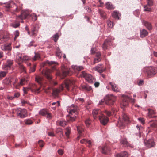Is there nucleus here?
I'll use <instances>...</instances> for the list:
<instances>
[{
    "label": "nucleus",
    "instance_id": "1",
    "mask_svg": "<svg viewBox=\"0 0 157 157\" xmlns=\"http://www.w3.org/2000/svg\"><path fill=\"white\" fill-rule=\"evenodd\" d=\"M74 81L70 80H65L59 86V89L54 88L52 90V95L56 97L58 96L59 93L62 91L63 90L64 88L68 90H69V87L74 83Z\"/></svg>",
    "mask_w": 157,
    "mask_h": 157
},
{
    "label": "nucleus",
    "instance_id": "2",
    "mask_svg": "<svg viewBox=\"0 0 157 157\" xmlns=\"http://www.w3.org/2000/svg\"><path fill=\"white\" fill-rule=\"evenodd\" d=\"M4 6L6 11L12 13L18 12L21 9V8H18L17 5L12 1L6 3Z\"/></svg>",
    "mask_w": 157,
    "mask_h": 157
},
{
    "label": "nucleus",
    "instance_id": "3",
    "mask_svg": "<svg viewBox=\"0 0 157 157\" xmlns=\"http://www.w3.org/2000/svg\"><path fill=\"white\" fill-rule=\"evenodd\" d=\"M122 120L120 119L117 124V126L121 129L124 128L125 125L129 121V117L125 113H123L122 114Z\"/></svg>",
    "mask_w": 157,
    "mask_h": 157
},
{
    "label": "nucleus",
    "instance_id": "4",
    "mask_svg": "<svg viewBox=\"0 0 157 157\" xmlns=\"http://www.w3.org/2000/svg\"><path fill=\"white\" fill-rule=\"evenodd\" d=\"M122 101L121 103V107L124 109L128 105L129 102L134 103L135 100L132 98H130L128 96L125 95H122Z\"/></svg>",
    "mask_w": 157,
    "mask_h": 157
},
{
    "label": "nucleus",
    "instance_id": "5",
    "mask_svg": "<svg viewBox=\"0 0 157 157\" xmlns=\"http://www.w3.org/2000/svg\"><path fill=\"white\" fill-rule=\"evenodd\" d=\"M16 61L18 64L19 68L22 71L25 72V67L21 64L23 62L22 55L21 54H17L16 56Z\"/></svg>",
    "mask_w": 157,
    "mask_h": 157
},
{
    "label": "nucleus",
    "instance_id": "6",
    "mask_svg": "<svg viewBox=\"0 0 157 157\" xmlns=\"http://www.w3.org/2000/svg\"><path fill=\"white\" fill-rule=\"evenodd\" d=\"M116 100V98L113 95H108L105 98V103L108 105H113L114 104Z\"/></svg>",
    "mask_w": 157,
    "mask_h": 157
},
{
    "label": "nucleus",
    "instance_id": "7",
    "mask_svg": "<svg viewBox=\"0 0 157 157\" xmlns=\"http://www.w3.org/2000/svg\"><path fill=\"white\" fill-rule=\"evenodd\" d=\"M42 75L45 76L49 80L51 84L56 85H57L56 82H55L54 80H52V77L50 74V70H44L42 71Z\"/></svg>",
    "mask_w": 157,
    "mask_h": 157
},
{
    "label": "nucleus",
    "instance_id": "8",
    "mask_svg": "<svg viewBox=\"0 0 157 157\" xmlns=\"http://www.w3.org/2000/svg\"><path fill=\"white\" fill-rule=\"evenodd\" d=\"M17 115L21 118H24L27 116V112L26 109H24L17 108L16 109Z\"/></svg>",
    "mask_w": 157,
    "mask_h": 157
},
{
    "label": "nucleus",
    "instance_id": "9",
    "mask_svg": "<svg viewBox=\"0 0 157 157\" xmlns=\"http://www.w3.org/2000/svg\"><path fill=\"white\" fill-rule=\"evenodd\" d=\"M9 39V34L5 32L0 33V44L4 43Z\"/></svg>",
    "mask_w": 157,
    "mask_h": 157
},
{
    "label": "nucleus",
    "instance_id": "10",
    "mask_svg": "<svg viewBox=\"0 0 157 157\" xmlns=\"http://www.w3.org/2000/svg\"><path fill=\"white\" fill-rule=\"evenodd\" d=\"M81 75L89 83H92L94 81V78L91 75L86 73L84 71L82 72Z\"/></svg>",
    "mask_w": 157,
    "mask_h": 157
},
{
    "label": "nucleus",
    "instance_id": "11",
    "mask_svg": "<svg viewBox=\"0 0 157 157\" xmlns=\"http://www.w3.org/2000/svg\"><path fill=\"white\" fill-rule=\"evenodd\" d=\"M29 87L32 92L35 94H38L40 92V86H38L35 84H31L29 85Z\"/></svg>",
    "mask_w": 157,
    "mask_h": 157
},
{
    "label": "nucleus",
    "instance_id": "12",
    "mask_svg": "<svg viewBox=\"0 0 157 157\" xmlns=\"http://www.w3.org/2000/svg\"><path fill=\"white\" fill-rule=\"evenodd\" d=\"M39 114L42 116L45 117L49 120L51 119L52 117L51 113L46 109H43L41 110L39 112Z\"/></svg>",
    "mask_w": 157,
    "mask_h": 157
},
{
    "label": "nucleus",
    "instance_id": "13",
    "mask_svg": "<svg viewBox=\"0 0 157 157\" xmlns=\"http://www.w3.org/2000/svg\"><path fill=\"white\" fill-rule=\"evenodd\" d=\"M156 68L153 67H150L147 70V73L148 78L154 76L156 74Z\"/></svg>",
    "mask_w": 157,
    "mask_h": 157
},
{
    "label": "nucleus",
    "instance_id": "14",
    "mask_svg": "<svg viewBox=\"0 0 157 157\" xmlns=\"http://www.w3.org/2000/svg\"><path fill=\"white\" fill-rule=\"evenodd\" d=\"M78 107L74 105H72L69 108H68L67 110L70 114L73 115V114H75V115H77L78 113L77 110ZM74 117H76V115H74Z\"/></svg>",
    "mask_w": 157,
    "mask_h": 157
},
{
    "label": "nucleus",
    "instance_id": "15",
    "mask_svg": "<svg viewBox=\"0 0 157 157\" xmlns=\"http://www.w3.org/2000/svg\"><path fill=\"white\" fill-rule=\"evenodd\" d=\"M29 15V14L28 11L22 10L21 11V14L17 17V20H23V19L26 18Z\"/></svg>",
    "mask_w": 157,
    "mask_h": 157
},
{
    "label": "nucleus",
    "instance_id": "16",
    "mask_svg": "<svg viewBox=\"0 0 157 157\" xmlns=\"http://www.w3.org/2000/svg\"><path fill=\"white\" fill-rule=\"evenodd\" d=\"M13 63V60H7L6 63L2 66V68L4 70L8 71L10 69Z\"/></svg>",
    "mask_w": 157,
    "mask_h": 157
},
{
    "label": "nucleus",
    "instance_id": "17",
    "mask_svg": "<svg viewBox=\"0 0 157 157\" xmlns=\"http://www.w3.org/2000/svg\"><path fill=\"white\" fill-rule=\"evenodd\" d=\"M103 113L99 109H94L92 112V115L94 119H96L97 118H99L102 116Z\"/></svg>",
    "mask_w": 157,
    "mask_h": 157
},
{
    "label": "nucleus",
    "instance_id": "18",
    "mask_svg": "<svg viewBox=\"0 0 157 157\" xmlns=\"http://www.w3.org/2000/svg\"><path fill=\"white\" fill-rule=\"evenodd\" d=\"M101 115L98 119L101 124L104 125H105L109 121L108 118L103 114Z\"/></svg>",
    "mask_w": 157,
    "mask_h": 157
},
{
    "label": "nucleus",
    "instance_id": "19",
    "mask_svg": "<svg viewBox=\"0 0 157 157\" xmlns=\"http://www.w3.org/2000/svg\"><path fill=\"white\" fill-rule=\"evenodd\" d=\"M143 129V127L141 126L137 125L135 129V133L136 136L139 137H141V133Z\"/></svg>",
    "mask_w": 157,
    "mask_h": 157
},
{
    "label": "nucleus",
    "instance_id": "20",
    "mask_svg": "<svg viewBox=\"0 0 157 157\" xmlns=\"http://www.w3.org/2000/svg\"><path fill=\"white\" fill-rule=\"evenodd\" d=\"M38 27L37 25H34L31 28L32 35L34 36H36L37 35L38 31Z\"/></svg>",
    "mask_w": 157,
    "mask_h": 157
},
{
    "label": "nucleus",
    "instance_id": "21",
    "mask_svg": "<svg viewBox=\"0 0 157 157\" xmlns=\"http://www.w3.org/2000/svg\"><path fill=\"white\" fill-rule=\"evenodd\" d=\"M62 75L63 77H66L67 75H70L69 69L66 68L65 66H63L62 67Z\"/></svg>",
    "mask_w": 157,
    "mask_h": 157
},
{
    "label": "nucleus",
    "instance_id": "22",
    "mask_svg": "<svg viewBox=\"0 0 157 157\" xmlns=\"http://www.w3.org/2000/svg\"><path fill=\"white\" fill-rule=\"evenodd\" d=\"M145 145L149 148H151L154 147L155 144L154 140L152 139H150L148 140L146 142H145Z\"/></svg>",
    "mask_w": 157,
    "mask_h": 157
},
{
    "label": "nucleus",
    "instance_id": "23",
    "mask_svg": "<svg viewBox=\"0 0 157 157\" xmlns=\"http://www.w3.org/2000/svg\"><path fill=\"white\" fill-rule=\"evenodd\" d=\"M94 69L99 72L101 73L105 70V68L102 64H99Z\"/></svg>",
    "mask_w": 157,
    "mask_h": 157
},
{
    "label": "nucleus",
    "instance_id": "24",
    "mask_svg": "<svg viewBox=\"0 0 157 157\" xmlns=\"http://www.w3.org/2000/svg\"><path fill=\"white\" fill-rule=\"evenodd\" d=\"M111 44V42L109 39H106L105 40L102 45V48L104 50H106L108 49L109 45Z\"/></svg>",
    "mask_w": 157,
    "mask_h": 157
},
{
    "label": "nucleus",
    "instance_id": "25",
    "mask_svg": "<svg viewBox=\"0 0 157 157\" xmlns=\"http://www.w3.org/2000/svg\"><path fill=\"white\" fill-rule=\"evenodd\" d=\"M77 128L79 134V136H78L77 138L78 140H79L80 136H83L84 135L82 133L84 131L83 127L82 126H77Z\"/></svg>",
    "mask_w": 157,
    "mask_h": 157
},
{
    "label": "nucleus",
    "instance_id": "26",
    "mask_svg": "<svg viewBox=\"0 0 157 157\" xmlns=\"http://www.w3.org/2000/svg\"><path fill=\"white\" fill-rule=\"evenodd\" d=\"M149 124L151 129H154L156 132L157 131V121H151Z\"/></svg>",
    "mask_w": 157,
    "mask_h": 157
},
{
    "label": "nucleus",
    "instance_id": "27",
    "mask_svg": "<svg viewBox=\"0 0 157 157\" xmlns=\"http://www.w3.org/2000/svg\"><path fill=\"white\" fill-rule=\"evenodd\" d=\"M28 81V77L27 76H24L21 78L19 82V88L21 86L24 85Z\"/></svg>",
    "mask_w": 157,
    "mask_h": 157
},
{
    "label": "nucleus",
    "instance_id": "28",
    "mask_svg": "<svg viewBox=\"0 0 157 157\" xmlns=\"http://www.w3.org/2000/svg\"><path fill=\"white\" fill-rule=\"evenodd\" d=\"M109 84L111 86L112 90L115 92H119L120 90L116 85L112 82H109Z\"/></svg>",
    "mask_w": 157,
    "mask_h": 157
},
{
    "label": "nucleus",
    "instance_id": "29",
    "mask_svg": "<svg viewBox=\"0 0 157 157\" xmlns=\"http://www.w3.org/2000/svg\"><path fill=\"white\" fill-rule=\"evenodd\" d=\"M80 142L82 144H84L90 147L91 146V142L89 140L83 139L80 140Z\"/></svg>",
    "mask_w": 157,
    "mask_h": 157
},
{
    "label": "nucleus",
    "instance_id": "30",
    "mask_svg": "<svg viewBox=\"0 0 157 157\" xmlns=\"http://www.w3.org/2000/svg\"><path fill=\"white\" fill-rule=\"evenodd\" d=\"M128 154L127 152L124 151L116 154V157H128Z\"/></svg>",
    "mask_w": 157,
    "mask_h": 157
},
{
    "label": "nucleus",
    "instance_id": "31",
    "mask_svg": "<svg viewBox=\"0 0 157 157\" xmlns=\"http://www.w3.org/2000/svg\"><path fill=\"white\" fill-rule=\"evenodd\" d=\"M148 116L149 118L155 117V116L154 115L155 114V111L151 109H148Z\"/></svg>",
    "mask_w": 157,
    "mask_h": 157
},
{
    "label": "nucleus",
    "instance_id": "32",
    "mask_svg": "<svg viewBox=\"0 0 157 157\" xmlns=\"http://www.w3.org/2000/svg\"><path fill=\"white\" fill-rule=\"evenodd\" d=\"M140 34L141 37L143 38L148 35V32L146 30L143 29L142 30H140Z\"/></svg>",
    "mask_w": 157,
    "mask_h": 157
},
{
    "label": "nucleus",
    "instance_id": "33",
    "mask_svg": "<svg viewBox=\"0 0 157 157\" xmlns=\"http://www.w3.org/2000/svg\"><path fill=\"white\" fill-rule=\"evenodd\" d=\"M143 23L144 25L146 27L148 30H150L152 29V26L150 23L145 21H143Z\"/></svg>",
    "mask_w": 157,
    "mask_h": 157
},
{
    "label": "nucleus",
    "instance_id": "34",
    "mask_svg": "<svg viewBox=\"0 0 157 157\" xmlns=\"http://www.w3.org/2000/svg\"><path fill=\"white\" fill-rule=\"evenodd\" d=\"M2 49L3 50H10L11 48L10 45V44H5L4 45L2 46Z\"/></svg>",
    "mask_w": 157,
    "mask_h": 157
},
{
    "label": "nucleus",
    "instance_id": "35",
    "mask_svg": "<svg viewBox=\"0 0 157 157\" xmlns=\"http://www.w3.org/2000/svg\"><path fill=\"white\" fill-rule=\"evenodd\" d=\"M109 151V149L106 146L102 147L101 151L104 154H107Z\"/></svg>",
    "mask_w": 157,
    "mask_h": 157
},
{
    "label": "nucleus",
    "instance_id": "36",
    "mask_svg": "<svg viewBox=\"0 0 157 157\" xmlns=\"http://www.w3.org/2000/svg\"><path fill=\"white\" fill-rule=\"evenodd\" d=\"M43 64V66L44 67L47 64H48L50 66L52 65H54L55 66V65L57 64V63L54 61H47L46 62H44Z\"/></svg>",
    "mask_w": 157,
    "mask_h": 157
},
{
    "label": "nucleus",
    "instance_id": "37",
    "mask_svg": "<svg viewBox=\"0 0 157 157\" xmlns=\"http://www.w3.org/2000/svg\"><path fill=\"white\" fill-rule=\"evenodd\" d=\"M98 12L101 16L103 19L106 18V13L104 11L101 9H99L98 10Z\"/></svg>",
    "mask_w": 157,
    "mask_h": 157
},
{
    "label": "nucleus",
    "instance_id": "38",
    "mask_svg": "<svg viewBox=\"0 0 157 157\" xmlns=\"http://www.w3.org/2000/svg\"><path fill=\"white\" fill-rule=\"evenodd\" d=\"M120 143L124 146L128 147L129 146V144L125 139H121L120 141Z\"/></svg>",
    "mask_w": 157,
    "mask_h": 157
},
{
    "label": "nucleus",
    "instance_id": "39",
    "mask_svg": "<svg viewBox=\"0 0 157 157\" xmlns=\"http://www.w3.org/2000/svg\"><path fill=\"white\" fill-rule=\"evenodd\" d=\"M14 87L17 89L19 88V82H18V79L15 78L14 80V82L13 83Z\"/></svg>",
    "mask_w": 157,
    "mask_h": 157
},
{
    "label": "nucleus",
    "instance_id": "40",
    "mask_svg": "<svg viewBox=\"0 0 157 157\" xmlns=\"http://www.w3.org/2000/svg\"><path fill=\"white\" fill-rule=\"evenodd\" d=\"M106 7L108 9L111 10L114 9L113 6L109 2H107L105 4Z\"/></svg>",
    "mask_w": 157,
    "mask_h": 157
},
{
    "label": "nucleus",
    "instance_id": "41",
    "mask_svg": "<svg viewBox=\"0 0 157 157\" xmlns=\"http://www.w3.org/2000/svg\"><path fill=\"white\" fill-rule=\"evenodd\" d=\"M43 78L40 76H37L35 77V80L39 84L41 85L42 83Z\"/></svg>",
    "mask_w": 157,
    "mask_h": 157
},
{
    "label": "nucleus",
    "instance_id": "42",
    "mask_svg": "<svg viewBox=\"0 0 157 157\" xmlns=\"http://www.w3.org/2000/svg\"><path fill=\"white\" fill-rule=\"evenodd\" d=\"M35 56L32 59L33 61L39 60L40 58V55L39 53H35Z\"/></svg>",
    "mask_w": 157,
    "mask_h": 157
},
{
    "label": "nucleus",
    "instance_id": "43",
    "mask_svg": "<svg viewBox=\"0 0 157 157\" xmlns=\"http://www.w3.org/2000/svg\"><path fill=\"white\" fill-rule=\"evenodd\" d=\"M71 128L70 127H67L66 128L65 134L67 137H68L71 132Z\"/></svg>",
    "mask_w": 157,
    "mask_h": 157
},
{
    "label": "nucleus",
    "instance_id": "44",
    "mask_svg": "<svg viewBox=\"0 0 157 157\" xmlns=\"http://www.w3.org/2000/svg\"><path fill=\"white\" fill-rule=\"evenodd\" d=\"M12 78H6L4 80V82L6 84H9L12 82Z\"/></svg>",
    "mask_w": 157,
    "mask_h": 157
},
{
    "label": "nucleus",
    "instance_id": "45",
    "mask_svg": "<svg viewBox=\"0 0 157 157\" xmlns=\"http://www.w3.org/2000/svg\"><path fill=\"white\" fill-rule=\"evenodd\" d=\"M118 14V13L116 11H114L112 14V16L113 18L118 20L119 19Z\"/></svg>",
    "mask_w": 157,
    "mask_h": 157
},
{
    "label": "nucleus",
    "instance_id": "46",
    "mask_svg": "<svg viewBox=\"0 0 157 157\" xmlns=\"http://www.w3.org/2000/svg\"><path fill=\"white\" fill-rule=\"evenodd\" d=\"M150 7L151 6H149L148 5H144V11H151V9Z\"/></svg>",
    "mask_w": 157,
    "mask_h": 157
},
{
    "label": "nucleus",
    "instance_id": "47",
    "mask_svg": "<svg viewBox=\"0 0 157 157\" xmlns=\"http://www.w3.org/2000/svg\"><path fill=\"white\" fill-rule=\"evenodd\" d=\"M73 68L75 70H77L78 71H80L83 70L84 68L82 66H74Z\"/></svg>",
    "mask_w": 157,
    "mask_h": 157
},
{
    "label": "nucleus",
    "instance_id": "48",
    "mask_svg": "<svg viewBox=\"0 0 157 157\" xmlns=\"http://www.w3.org/2000/svg\"><path fill=\"white\" fill-rule=\"evenodd\" d=\"M7 72V71H1L0 72V78L5 76Z\"/></svg>",
    "mask_w": 157,
    "mask_h": 157
},
{
    "label": "nucleus",
    "instance_id": "49",
    "mask_svg": "<svg viewBox=\"0 0 157 157\" xmlns=\"http://www.w3.org/2000/svg\"><path fill=\"white\" fill-rule=\"evenodd\" d=\"M24 122L25 124L28 125H30L33 123L32 121L30 119L25 120Z\"/></svg>",
    "mask_w": 157,
    "mask_h": 157
},
{
    "label": "nucleus",
    "instance_id": "50",
    "mask_svg": "<svg viewBox=\"0 0 157 157\" xmlns=\"http://www.w3.org/2000/svg\"><path fill=\"white\" fill-rule=\"evenodd\" d=\"M108 26L110 28H112L114 26L113 23L110 20H108L107 21Z\"/></svg>",
    "mask_w": 157,
    "mask_h": 157
},
{
    "label": "nucleus",
    "instance_id": "51",
    "mask_svg": "<svg viewBox=\"0 0 157 157\" xmlns=\"http://www.w3.org/2000/svg\"><path fill=\"white\" fill-rule=\"evenodd\" d=\"M59 124L60 126L64 127L66 125L67 122L65 121L62 120L59 121Z\"/></svg>",
    "mask_w": 157,
    "mask_h": 157
},
{
    "label": "nucleus",
    "instance_id": "52",
    "mask_svg": "<svg viewBox=\"0 0 157 157\" xmlns=\"http://www.w3.org/2000/svg\"><path fill=\"white\" fill-rule=\"evenodd\" d=\"M15 37L14 39V41H15L16 40L17 38L19 36V33L18 30H16L14 32V33Z\"/></svg>",
    "mask_w": 157,
    "mask_h": 157
},
{
    "label": "nucleus",
    "instance_id": "53",
    "mask_svg": "<svg viewBox=\"0 0 157 157\" xmlns=\"http://www.w3.org/2000/svg\"><path fill=\"white\" fill-rule=\"evenodd\" d=\"M147 4L149 6H151L153 5V0H147Z\"/></svg>",
    "mask_w": 157,
    "mask_h": 157
},
{
    "label": "nucleus",
    "instance_id": "54",
    "mask_svg": "<svg viewBox=\"0 0 157 157\" xmlns=\"http://www.w3.org/2000/svg\"><path fill=\"white\" fill-rule=\"evenodd\" d=\"M30 90L29 87H24L23 88V91H24V93L25 94H27L28 93V91H29Z\"/></svg>",
    "mask_w": 157,
    "mask_h": 157
},
{
    "label": "nucleus",
    "instance_id": "55",
    "mask_svg": "<svg viewBox=\"0 0 157 157\" xmlns=\"http://www.w3.org/2000/svg\"><path fill=\"white\" fill-rule=\"evenodd\" d=\"M36 67V65L34 64L33 67L30 68L29 72L31 73L34 72L35 71Z\"/></svg>",
    "mask_w": 157,
    "mask_h": 157
},
{
    "label": "nucleus",
    "instance_id": "56",
    "mask_svg": "<svg viewBox=\"0 0 157 157\" xmlns=\"http://www.w3.org/2000/svg\"><path fill=\"white\" fill-rule=\"evenodd\" d=\"M101 57H96L94 59V63H98L101 60Z\"/></svg>",
    "mask_w": 157,
    "mask_h": 157
},
{
    "label": "nucleus",
    "instance_id": "57",
    "mask_svg": "<svg viewBox=\"0 0 157 157\" xmlns=\"http://www.w3.org/2000/svg\"><path fill=\"white\" fill-rule=\"evenodd\" d=\"M59 36L58 34H56L55 35H54L53 36V40L55 42H56L58 38H59Z\"/></svg>",
    "mask_w": 157,
    "mask_h": 157
},
{
    "label": "nucleus",
    "instance_id": "58",
    "mask_svg": "<svg viewBox=\"0 0 157 157\" xmlns=\"http://www.w3.org/2000/svg\"><path fill=\"white\" fill-rule=\"evenodd\" d=\"M56 132L57 133H62L63 132V130L61 128H58L56 130Z\"/></svg>",
    "mask_w": 157,
    "mask_h": 157
},
{
    "label": "nucleus",
    "instance_id": "59",
    "mask_svg": "<svg viewBox=\"0 0 157 157\" xmlns=\"http://www.w3.org/2000/svg\"><path fill=\"white\" fill-rule=\"evenodd\" d=\"M85 123L86 126H88L90 125L91 123V121L89 119H87L86 120Z\"/></svg>",
    "mask_w": 157,
    "mask_h": 157
},
{
    "label": "nucleus",
    "instance_id": "60",
    "mask_svg": "<svg viewBox=\"0 0 157 157\" xmlns=\"http://www.w3.org/2000/svg\"><path fill=\"white\" fill-rule=\"evenodd\" d=\"M56 55L59 57V58L61 57V53L59 49H57L56 52Z\"/></svg>",
    "mask_w": 157,
    "mask_h": 157
},
{
    "label": "nucleus",
    "instance_id": "61",
    "mask_svg": "<svg viewBox=\"0 0 157 157\" xmlns=\"http://www.w3.org/2000/svg\"><path fill=\"white\" fill-rule=\"evenodd\" d=\"M76 101L78 102H79L81 103H82L84 101V99L82 98H78L76 99Z\"/></svg>",
    "mask_w": 157,
    "mask_h": 157
},
{
    "label": "nucleus",
    "instance_id": "62",
    "mask_svg": "<svg viewBox=\"0 0 157 157\" xmlns=\"http://www.w3.org/2000/svg\"><path fill=\"white\" fill-rule=\"evenodd\" d=\"M38 144L41 147H43L44 146L43 142L42 140H40L39 141Z\"/></svg>",
    "mask_w": 157,
    "mask_h": 157
},
{
    "label": "nucleus",
    "instance_id": "63",
    "mask_svg": "<svg viewBox=\"0 0 157 157\" xmlns=\"http://www.w3.org/2000/svg\"><path fill=\"white\" fill-rule=\"evenodd\" d=\"M22 59H23V62L24 61H26L28 60L29 59V57L26 56H22Z\"/></svg>",
    "mask_w": 157,
    "mask_h": 157
},
{
    "label": "nucleus",
    "instance_id": "64",
    "mask_svg": "<svg viewBox=\"0 0 157 157\" xmlns=\"http://www.w3.org/2000/svg\"><path fill=\"white\" fill-rule=\"evenodd\" d=\"M138 120H139V121L141 122V123L143 124H144V121L143 118H138Z\"/></svg>",
    "mask_w": 157,
    "mask_h": 157
}]
</instances>
